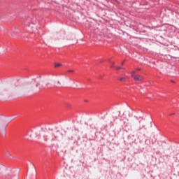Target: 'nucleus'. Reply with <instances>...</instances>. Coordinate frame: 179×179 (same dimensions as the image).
<instances>
[{
    "instance_id": "obj_1",
    "label": "nucleus",
    "mask_w": 179,
    "mask_h": 179,
    "mask_svg": "<svg viewBox=\"0 0 179 179\" xmlns=\"http://www.w3.org/2000/svg\"><path fill=\"white\" fill-rule=\"evenodd\" d=\"M31 24L28 25L27 30L29 33H36L37 32V28L36 27L35 24L37 23V18L34 17L30 20Z\"/></svg>"
},
{
    "instance_id": "obj_2",
    "label": "nucleus",
    "mask_w": 179,
    "mask_h": 179,
    "mask_svg": "<svg viewBox=\"0 0 179 179\" xmlns=\"http://www.w3.org/2000/svg\"><path fill=\"white\" fill-rule=\"evenodd\" d=\"M130 75L135 82H142V80H143V77L142 76L136 75V71H132L130 73Z\"/></svg>"
},
{
    "instance_id": "obj_3",
    "label": "nucleus",
    "mask_w": 179,
    "mask_h": 179,
    "mask_svg": "<svg viewBox=\"0 0 179 179\" xmlns=\"http://www.w3.org/2000/svg\"><path fill=\"white\" fill-rule=\"evenodd\" d=\"M48 139H50V141H55V139H57V136L54 135V134H49L48 136H44V140L45 141H48Z\"/></svg>"
},
{
    "instance_id": "obj_4",
    "label": "nucleus",
    "mask_w": 179,
    "mask_h": 179,
    "mask_svg": "<svg viewBox=\"0 0 179 179\" xmlns=\"http://www.w3.org/2000/svg\"><path fill=\"white\" fill-rule=\"evenodd\" d=\"M62 63H57V62H55V68H59V67H61V66H62Z\"/></svg>"
},
{
    "instance_id": "obj_5",
    "label": "nucleus",
    "mask_w": 179,
    "mask_h": 179,
    "mask_svg": "<svg viewBox=\"0 0 179 179\" xmlns=\"http://www.w3.org/2000/svg\"><path fill=\"white\" fill-rule=\"evenodd\" d=\"M117 80H119L120 82H125V80H127V78L121 77V78H117Z\"/></svg>"
},
{
    "instance_id": "obj_6",
    "label": "nucleus",
    "mask_w": 179,
    "mask_h": 179,
    "mask_svg": "<svg viewBox=\"0 0 179 179\" xmlns=\"http://www.w3.org/2000/svg\"><path fill=\"white\" fill-rule=\"evenodd\" d=\"M67 72L69 73H75V70H68Z\"/></svg>"
},
{
    "instance_id": "obj_7",
    "label": "nucleus",
    "mask_w": 179,
    "mask_h": 179,
    "mask_svg": "<svg viewBox=\"0 0 179 179\" xmlns=\"http://www.w3.org/2000/svg\"><path fill=\"white\" fill-rule=\"evenodd\" d=\"M112 65L110 66V68H115V63L111 62Z\"/></svg>"
},
{
    "instance_id": "obj_8",
    "label": "nucleus",
    "mask_w": 179,
    "mask_h": 179,
    "mask_svg": "<svg viewBox=\"0 0 179 179\" xmlns=\"http://www.w3.org/2000/svg\"><path fill=\"white\" fill-rule=\"evenodd\" d=\"M120 69H124V68L120 66L116 67V71H120Z\"/></svg>"
},
{
    "instance_id": "obj_9",
    "label": "nucleus",
    "mask_w": 179,
    "mask_h": 179,
    "mask_svg": "<svg viewBox=\"0 0 179 179\" xmlns=\"http://www.w3.org/2000/svg\"><path fill=\"white\" fill-rule=\"evenodd\" d=\"M134 71H141V68H138V69H136L135 70H134Z\"/></svg>"
},
{
    "instance_id": "obj_10",
    "label": "nucleus",
    "mask_w": 179,
    "mask_h": 179,
    "mask_svg": "<svg viewBox=\"0 0 179 179\" xmlns=\"http://www.w3.org/2000/svg\"><path fill=\"white\" fill-rule=\"evenodd\" d=\"M169 115H170V117H171V115H176V113H173L170 114Z\"/></svg>"
},
{
    "instance_id": "obj_11",
    "label": "nucleus",
    "mask_w": 179,
    "mask_h": 179,
    "mask_svg": "<svg viewBox=\"0 0 179 179\" xmlns=\"http://www.w3.org/2000/svg\"><path fill=\"white\" fill-rule=\"evenodd\" d=\"M124 63H125V61L122 62L121 63V65H122V66L124 65Z\"/></svg>"
},
{
    "instance_id": "obj_12",
    "label": "nucleus",
    "mask_w": 179,
    "mask_h": 179,
    "mask_svg": "<svg viewBox=\"0 0 179 179\" xmlns=\"http://www.w3.org/2000/svg\"><path fill=\"white\" fill-rule=\"evenodd\" d=\"M39 85H40V84L37 83V84L36 85V87H38Z\"/></svg>"
},
{
    "instance_id": "obj_13",
    "label": "nucleus",
    "mask_w": 179,
    "mask_h": 179,
    "mask_svg": "<svg viewBox=\"0 0 179 179\" xmlns=\"http://www.w3.org/2000/svg\"><path fill=\"white\" fill-rule=\"evenodd\" d=\"M115 2H117V3H118V1H117V0H115Z\"/></svg>"
},
{
    "instance_id": "obj_14",
    "label": "nucleus",
    "mask_w": 179,
    "mask_h": 179,
    "mask_svg": "<svg viewBox=\"0 0 179 179\" xmlns=\"http://www.w3.org/2000/svg\"><path fill=\"white\" fill-rule=\"evenodd\" d=\"M29 20H27V22H28V23H29Z\"/></svg>"
},
{
    "instance_id": "obj_15",
    "label": "nucleus",
    "mask_w": 179,
    "mask_h": 179,
    "mask_svg": "<svg viewBox=\"0 0 179 179\" xmlns=\"http://www.w3.org/2000/svg\"><path fill=\"white\" fill-rule=\"evenodd\" d=\"M171 82H173V83H174V81H173V80H172Z\"/></svg>"
},
{
    "instance_id": "obj_16",
    "label": "nucleus",
    "mask_w": 179,
    "mask_h": 179,
    "mask_svg": "<svg viewBox=\"0 0 179 179\" xmlns=\"http://www.w3.org/2000/svg\"><path fill=\"white\" fill-rule=\"evenodd\" d=\"M57 83H59V81H58Z\"/></svg>"
}]
</instances>
